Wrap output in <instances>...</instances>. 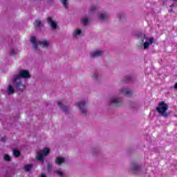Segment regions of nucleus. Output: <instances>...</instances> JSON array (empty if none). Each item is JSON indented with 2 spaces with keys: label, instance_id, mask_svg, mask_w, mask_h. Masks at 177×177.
Here are the masks:
<instances>
[{
  "label": "nucleus",
  "instance_id": "obj_2",
  "mask_svg": "<svg viewBox=\"0 0 177 177\" xmlns=\"http://www.w3.org/2000/svg\"><path fill=\"white\" fill-rule=\"evenodd\" d=\"M30 77H31L30 72L26 70H21L19 71L18 75H15L12 81L13 82H16V81H17V80H20V78H24L25 80H27L28 78H30Z\"/></svg>",
  "mask_w": 177,
  "mask_h": 177
},
{
  "label": "nucleus",
  "instance_id": "obj_16",
  "mask_svg": "<svg viewBox=\"0 0 177 177\" xmlns=\"http://www.w3.org/2000/svg\"><path fill=\"white\" fill-rule=\"evenodd\" d=\"M8 95H12L15 93V88H13V86L9 85L8 88Z\"/></svg>",
  "mask_w": 177,
  "mask_h": 177
},
{
  "label": "nucleus",
  "instance_id": "obj_8",
  "mask_svg": "<svg viewBox=\"0 0 177 177\" xmlns=\"http://www.w3.org/2000/svg\"><path fill=\"white\" fill-rule=\"evenodd\" d=\"M139 171H140V166L138 165L135 162H133L132 163V172L133 174H136L137 172H139Z\"/></svg>",
  "mask_w": 177,
  "mask_h": 177
},
{
  "label": "nucleus",
  "instance_id": "obj_6",
  "mask_svg": "<svg viewBox=\"0 0 177 177\" xmlns=\"http://www.w3.org/2000/svg\"><path fill=\"white\" fill-rule=\"evenodd\" d=\"M112 104H114L115 107H118V106H121V101L117 98H112L111 99L109 106H112Z\"/></svg>",
  "mask_w": 177,
  "mask_h": 177
},
{
  "label": "nucleus",
  "instance_id": "obj_18",
  "mask_svg": "<svg viewBox=\"0 0 177 177\" xmlns=\"http://www.w3.org/2000/svg\"><path fill=\"white\" fill-rule=\"evenodd\" d=\"M16 88L19 91H22L23 88H24V86L21 84V82H17L16 85Z\"/></svg>",
  "mask_w": 177,
  "mask_h": 177
},
{
  "label": "nucleus",
  "instance_id": "obj_23",
  "mask_svg": "<svg viewBox=\"0 0 177 177\" xmlns=\"http://www.w3.org/2000/svg\"><path fill=\"white\" fill-rule=\"evenodd\" d=\"M4 160L5 161H10V156L9 155H5Z\"/></svg>",
  "mask_w": 177,
  "mask_h": 177
},
{
  "label": "nucleus",
  "instance_id": "obj_13",
  "mask_svg": "<svg viewBox=\"0 0 177 177\" xmlns=\"http://www.w3.org/2000/svg\"><path fill=\"white\" fill-rule=\"evenodd\" d=\"M64 162V158L62 157H57L55 160V163L57 164V165H60L61 164H63Z\"/></svg>",
  "mask_w": 177,
  "mask_h": 177
},
{
  "label": "nucleus",
  "instance_id": "obj_32",
  "mask_svg": "<svg viewBox=\"0 0 177 177\" xmlns=\"http://www.w3.org/2000/svg\"><path fill=\"white\" fill-rule=\"evenodd\" d=\"M41 177H46V175H45V174H41Z\"/></svg>",
  "mask_w": 177,
  "mask_h": 177
},
{
  "label": "nucleus",
  "instance_id": "obj_10",
  "mask_svg": "<svg viewBox=\"0 0 177 177\" xmlns=\"http://www.w3.org/2000/svg\"><path fill=\"white\" fill-rule=\"evenodd\" d=\"M30 42H32V44H33L34 49H38V41H37L35 37L32 36L30 37Z\"/></svg>",
  "mask_w": 177,
  "mask_h": 177
},
{
  "label": "nucleus",
  "instance_id": "obj_14",
  "mask_svg": "<svg viewBox=\"0 0 177 177\" xmlns=\"http://www.w3.org/2000/svg\"><path fill=\"white\" fill-rule=\"evenodd\" d=\"M32 167L33 165L30 164V165H26L24 166V169L26 171V172H30V171H31L32 169Z\"/></svg>",
  "mask_w": 177,
  "mask_h": 177
},
{
  "label": "nucleus",
  "instance_id": "obj_12",
  "mask_svg": "<svg viewBox=\"0 0 177 177\" xmlns=\"http://www.w3.org/2000/svg\"><path fill=\"white\" fill-rule=\"evenodd\" d=\"M58 106L59 109H62V110L64 111V113H67L68 111V107L64 106L63 104H62V102H58Z\"/></svg>",
  "mask_w": 177,
  "mask_h": 177
},
{
  "label": "nucleus",
  "instance_id": "obj_11",
  "mask_svg": "<svg viewBox=\"0 0 177 177\" xmlns=\"http://www.w3.org/2000/svg\"><path fill=\"white\" fill-rule=\"evenodd\" d=\"M121 93H123L124 96H131L132 95V93L128 89L123 88L120 90Z\"/></svg>",
  "mask_w": 177,
  "mask_h": 177
},
{
  "label": "nucleus",
  "instance_id": "obj_20",
  "mask_svg": "<svg viewBox=\"0 0 177 177\" xmlns=\"http://www.w3.org/2000/svg\"><path fill=\"white\" fill-rule=\"evenodd\" d=\"M67 1H68V0H62V5H63L64 8H66V9H67V8H68V3L67 2Z\"/></svg>",
  "mask_w": 177,
  "mask_h": 177
},
{
  "label": "nucleus",
  "instance_id": "obj_35",
  "mask_svg": "<svg viewBox=\"0 0 177 177\" xmlns=\"http://www.w3.org/2000/svg\"><path fill=\"white\" fill-rule=\"evenodd\" d=\"M119 20H122V17H121V15L119 16Z\"/></svg>",
  "mask_w": 177,
  "mask_h": 177
},
{
  "label": "nucleus",
  "instance_id": "obj_4",
  "mask_svg": "<svg viewBox=\"0 0 177 177\" xmlns=\"http://www.w3.org/2000/svg\"><path fill=\"white\" fill-rule=\"evenodd\" d=\"M75 105L77 107H78V109H80L82 114H86V112L85 111L86 109V104H85V102H77L75 104Z\"/></svg>",
  "mask_w": 177,
  "mask_h": 177
},
{
  "label": "nucleus",
  "instance_id": "obj_22",
  "mask_svg": "<svg viewBox=\"0 0 177 177\" xmlns=\"http://www.w3.org/2000/svg\"><path fill=\"white\" fill-rule=\"evenodd\" d=\"M89 21V19H88V18H84L82 19V24L85 26L86 24H88Z\"/></svg>",
  "mask_w": 177,
  "mask_h": 177
},
{
  "label": "nucleus",
  "instance_id": "obj_25",
  "mask_svg": "<svg viewBox=\"0 0 177 177\" xmlns=\"http://www.w3.org/2000/svg\"><path fill=\"white\" fill-rule=\"evenodd\" d=\"M81 34V30L77 29L75 31V35H80Z\"/></svg>",
  "mask_w": 177,
  "mask_h": 177
},
{
  "label": "nucleus",
  "instance_id": "obj_36",
  "mask_svg": "<svg viewBox=\"0 0 177 177\" xmlns=\"http://www.w3.org/2000/svg\"><path fill=\"white\" fill-rule=\"evenodd\" d=\"M175 6L174 4L170 5V8H174Z\"/></svg>",
  "mask_w": 177,
  "mask_h": 177
},
{
  "label": "nucleus",
  "instance_id": "obj_31",
  "mask_svg": "<svg viewBox=\"0 0 177 177\" xmlns=\"http://www.w3.org/2000/svg\"><path fill=\"white\" fill-rule=\"evenodd\" d=\"M174 89L177 90V82L174 84Z\"/></svg>",
  "mask_w": 177,
  "mask_h": 177
},
{
  "label": "nucleus",
  "instance_id": "obj_5",
  "mask_svg": "<svg viewBox=\"0 0 177 177\" xmlns=\"http://www.w3.org/2000/svg\"><path fill=\"white\" fill-rule=\"evenodd\" d=\"M47 23L50 26L53 30H56V28H57V24L52 19V17H49L47 18Z\"/></svg>",
  "mask_w": 177,
  "mask_h": 177
},
{
  "label": "nucleus",
  "instance_id": "obj_7",
  "mask_svg": "<svg viewBox=\"0 0 177 177\" xmlns=\"http://www.w3.org/2000/svg\"><path fill=\"white\" fill-rule=\"evenodd\" d=\"M149 42L145 41L144 43V49H147V48H149V46H150V45L154 44V37H150L148 39Z\"/></svg>",
  "mask_w": 177,
  "mask_h": 177
},
{
  "label": "nucleus",
  "instance_id": "obj_28",
  "mask_svg": "<svg viewBox=\"0 0 177 177\" xmlns=\"http://www.w3.org/2000/svg\"><path fill=\"white\" fill-rule=\"evenodd\" d=\"M92 78H93V80H97V74H95L94 75H93Z\"/></svg>",
  "mask_w": 177,
  "mask_h": 177
},
{
  "label": "nucleus",
  "instance_id": "obj_30",
  "mask_svg": "<svg viewBox=\"0 0 177 177\" xmlns=\"http://www.w3.org/2000/svg\"><path fill=\"white\" fill-rule=\"evenodd\" d=\"M126 81H131V77H127Z\"/></svg>",
  "mask_w": 177,
  "mask_h": 177
},
{
  "label": "nucleus",
  "instance_id": "obj_9",
  "mask_svg": "<svg viewBox=\"0 0 177 177\" xmlns=\"http://www.w3.org/2000/svg\"><path fill=\"white\" fill-rule=\"evenodd\" d=\"M39 45L42 48H48L49 43L46 40L38 41L37 46Z\"/></svg>",
  "mask_w": 177,
  "mask_h": 177
},
{
  "label": "nucleus",
  "instance_id": "obj_21",
  "mask_svg": "<svg viewBox=\"0 0 177 177\" xmlns=\"http://www.w3.org/2000/svg\"><path fill=\"white\" fill-rule=\"evenodd\" d=\"M41 21L40 20H36L33 24L35 26V27H39V26H41Z\"/></svg>",
  "mask_w": 177,
  "mask_h": 177
},
{
  "label": "nucleus",
  "instance_id": "obj_29",
  "mask_svg": "<svg viewBox=\"0 0 177 177\" xmlns=\"http://www.w3.org/2000/svg\"><path fill=\"white\" fill-rule=\"evenodd\" d=\"M1 142H6V137L1 138Z\"/></svg>",
  "mask_w": 177,
  "mask_h": 177
},
{
  "label": "nucleus",
  "instance_id": "obj_15",
  "mask_svg": "<svg viewBox=\"0 0 177 177\" xmlns=\"http://www.w3.org/2000/svg\"><path fill=\"white\" fill-rule=\"evenodd\" d=\"M102 55V51H95L93 53H91V57H99Z\"/></svg>",
  "mask_w": 177,
  "mask_h": 177
},
{
  "label": "nucleus",
  "instance_id": "obj_34",
  "mask_svg": "<svg viewBox=\"0 0 177 177\" xmlns=\"http://www.w3.org/2000/svg\"><path fill=\"white\" fill-rule=\"evenodd\" d=\"M169 12H170L171 13H174V10L171 9V10H169Z\"/></svg>",
  "mask_w": 177,
  "mask_h": 177
},
{
  "label": "nucleus",
  "instance_id": "obj_26",
  "mask_svg": "<svg viewBox=\"0 0 177 177\" xmlns=\"http://www.w3.org/2000/svg\"><path fill=\"white\" fill-rule=\"evenodd\" d=\"M16 53V51H15L14 49H12L11 51L10 52V56H13Z\"/></svg>",
  "mask_w": 177,
  "mask_h": 177
},
{
  "label": "nucleus",
  "instance_id": "obj_3",
  "mask_svg": "<svg viewBox=\"0 0 177 177\" xmlns=\"http://www.w3.org/2000/svg\"><path fill=\"white\" fill-rule=\"evenodd\" d=\"M49 153H50V149H49V148H44V149L41 151V153H38V155L36 156V160H38L39 161H41V162H44V156H48Z\"/></svg>",
  "mask_w": 177,
  "mask_h": 177
},
{
  "label": "nucleus",
  "instance_id": "obj_24",
  "mask_svg": "<svg viewBox=\"0 0 177 177\" xmlns=\"http://www.w3.org/2000/svg\"><path fill=\"white\" fill-rule=\"evenodd\" d=\"M95 9H96V6H91L90 8L89 12L92 13V12H93L95 10Z\"/></svg>",
  "mask_w": 177,
  "mask_h": 177
},
{
  "label": "nucleus",
  "instance_id": "obj_33",
  "mask_svg": "<svg viewBox=\"0 0 177 177\" xmlns=\"http://www.w3.org/2000/svg\"><path fill=\"white\" fill-rule=\"evenodd\" d=\"M50 168V164L48 163V169Z\"/></svg>",
  "mask_w": 177,
  "mask_h": 177
},
{
  "label": "nucleus",
  "instance_id": "obj_17",
  "mask_svg": "<svg viewBox=\"0 0 177 177\" xmlns=\"http://www.w3.org/2000/svg\"><path fill=\"white\" fill-rule=\"evenodd\" d=\"M107 17H109V15L106 12L100 15V20H106Z\"/></svg>",
  "mask_w": 177,
  "mask_h": 177
},
{
  "label": "nucleus",
  "instance_id": "obj_1",
  "mask_svg": "<svg viewBox=\"0 0 177 177\" xmlns=\"http://www.w3.org/2000/svg\"><path fill=\"white\" fill-rule=\"evenodd\" d=\"M168 108V104L165 103V101H160L159 102L158 106L156 107V111L164 118H168L170 114L169 112H167Z\"/></svg>",
  "mask_w": 177,
  "mask_h": 177
},
{
  "label": "nucleus",
  "instance_id": "obj_19",
  "mask_svg": "<svg viewBox=\"0 0 177 177\" xmlns=\"http://www.w3.org/2000/svg\"><path fill=\"white\" fill-rule=\"evenodd\" d=\"M13 154L15 157H20L21 156V153H20V151L17 149H14L13 150Z\"/></svg>",
  "mask_w": 177,
  "mask_h": 177
},
{
  "label": "nucleus",
  "instance_id": "obj_27",
  "mask_svg": "<svg viewBox=\"0 0 177 177\" xmlns=\"http://www.w3.org/2000/svg\"><path fill=\"white\" fill-rule=\"evenodd\" d=\"M57 174H58V175H59V176H61V177H63V172H62V171H57Z\"/></svg>",
  "mask_w": 177,
  "mask_h": 177
}]
</instances>
